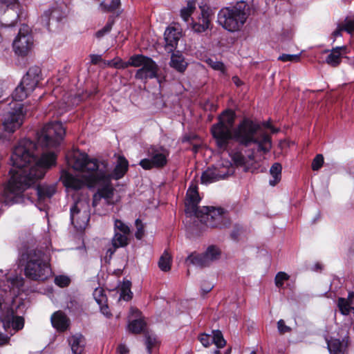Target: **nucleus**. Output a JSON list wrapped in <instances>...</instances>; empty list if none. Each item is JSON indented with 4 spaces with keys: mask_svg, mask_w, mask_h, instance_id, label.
<instances>
[{
    "mask_svg": "<svg viewBox=\"0 0 354 354\" xmlns=\"http://www.w3.org/2000/svg\"><path fill=\"white\" fill-rule=\"evenodd\" d=\"M234 112L232 110H226L219 115L217 123L232 129L234 122Z\"/></svg>",
    "mask_w": 354,
    "mask_h": 354,
    "instance_id": "nucleus-31",
    "label": "nucleus"
},
{
    "mask_svg": "<svg viewBox=\"0 0 354 354\" xmlns=\"http://www.w3.org/2000/svg\"><path fill=\"white\" fill-rule=\"evenodd\" d=\"M86 176V174H82V178H79L68 171H63L60 179L66 188L77 190L83 187L85 184L88 185L85 180Z\"/></svg>",
    "mask_w": 354,
    "mask_h": 354,
    "instance_id": "nucleus-18",
    "label": "nucleus"
},
{
    "mask_svg": "<svg viewBox=\"0 0 354 354\" xmlns=\"http://www.w3.org/2000/svg\"><path fill=\"white\" fill-rule=\"evenodd\" d=\"M130 313L132 317H135L136 318H138L141 314L138 309L133 307L130 309Z\"/></svg>",
    "mask_w": 354,
    "mask_h": 354,
    "instance_id": "nucleus-61",
    "label": "nucleus"
},
{
    "mask_svg": "<svg viewBox=\"0 0 354 354\" xmlns=\"http://www.w3.org/2000/svg\"><path fill=\"white\" fill-rule=\"evenodd\" d=\"M131 283L126 280L122 282L120 286V299L129 301L132 298V292L131 291Z\"/></svg>",
    "mask_w": 354,
    "mask_h": 354,
    "instance_id": "nucleus-35",
    "label": "nucleus"
},
{
    "mask_svg": "<svg viewBox=\"0 0 354 354\" xmlns=\"http://www.w3.org/2000/svg\"><path fill=\"white\" fill-rule=\"evenodd\" d=\"M247 156H245L241 151H232L230 156L234 163L237 167H242L245 171L248 170L255 162L254 151L252 149Z\"/></svg>",
    "mask_w": 354,
    "mask_h": 354,
    "instance_id": "nucleus-19",
    "label": "nucleus"
},
{
    "mask_svg": "<svg viewBox=\"0 0 354 354\" xmlns=\"http://www.w3.org/2000/svg\"><path fill=\"white\" fill-rule=\"evenodd\" d=\"M131 61L133 67H140L135 74L136 79L146 81L157 77L159 68L151 58L136 55V57Z\"/></svg>",
    "mask_w": 354,
    "mask_h": 354,
    "instance_id": "nucleus-11",
    "label": "nucleus"
},
{
    "mask_svg": "<svg viewBox=\"0 0 354 354\" xmlns=\"http://www.w3.org/2000/svg\"><path fill=\"white\" fill-rule=\"evenodd\" d=\"M212 342L218 347L223 348L225 346L226 342L223 338V336L221 331H214V335L212 337Z\"/></svg>",
    "mask_w": 354,
    "mask_h": 354,
    "instance_id": "nucleus-44",
    "label": "nucleus"
},
{
    "mask_svg": "<svg viewBox=\"0 0 354 354\" xmlns=\"http://www.w3.org/2000/svg\"><path fill=\"white\" fill-rule=\"evenodd\" d=\"M147 155L148 158L141 160L139 163L146 170L165 167L167 163L169 152L163 147L152 146L148 149Z\"/></svg>",
    "mask_w": 354,
    "mask_h": 354,
    "instance_id": "nucleus-12",
    "label": "nucleus"
},
{
    "mask_svg": "<svg viewBox=\"0 0 354 354\" xmlns=\"http://www.w3.org/2000/svg\"><path fill=\"white\" fill-rule=\"evenodd\" d=\"M279 60L286 62H299L300 61V54L297 55H288V54H283L278 58Z\"/></svg>",
    "mask_w": 354,
    "mask_h": 354,
    "instance_id": "nucleus-49",
    "label": "nucleus"
},
{
    "mask_svg": "<svg viewBox=\"0 0 354 354\" xmlns=\"http://www.w3.org/2000/svg\"><path fill=\"white\" fill-rule=\"evenodd\" d=\"M10 337L6 335L0 333V346L7 344L9 342Z\"/></svg>",
    "mask_w": 354,
    "mask_h": 354,
    "instance_id": "nucleus-59",
    "label": "nucleus"
},
{
    "mask_svg": "<svg viewBox=\"0 0 354 354\" xmlns=\"http://www.w3.org/2000/svg\"><path fill=\"white\" fill-rule=\"evenodd\" d=\"M51 323L53 326L59 332L66 331L70 326L69 318L61 310H58L52 315Z\"/></svg>",
    "mask_w": 354,
    "mask_h": 354,
    "instance_id": "nucleus-23",
    "label": "nucleus"
},
{
    "mask_svg": "<svg viewBox=\"0 0 354 354\" xmlns=\"http://www.w3.org/2000/svg\"><path fill=\"white\" fill-rule=\"evenodd\" d=\"M65 134V128L61 122H50L43 127L38 142L44 147L55 148L60 145Z\"/></svg>",
    "mask_w": 354,
    "mask_h": 354,
    "instance_id": "nucleus-7",
    "label": "nucleus"
},
{
    "mask_svg": "<svg viewBox=\"0 0 354 354\" xmlns=\"http://www.w3.org/2000/svg\"><path fill=\"white\" fill-rule=\"evenodd\" d=\"M145 326V322L142 319H136L129 324V330L133 333H141Z\"/></svg>",
    "mask_w": 354,
    "mask_h": 354,
    "instance_id": "nucleus-41",
    "label": "nucleus"
},
{
    "mask_svg": "<svg viewBox=\"0 0 354 354\" xmlns=\"http://www.w3.org/2000/svg\"><path fill=\"white\" fill-rule=\"evenodd\" d=\"M118 352L119 354H129V351L125 345L120 344L118 347Z\"/></svg>",
    "mask_w": 354,
    "mask_h": 354,
    "instance_id": "nucleus-60",
    "label": "nucleus"
},
{
    "mask_svg": "<svg viewBox=\"0 0 354 354\" xmlns=\"http://www.w3.org/2000/svg\"><path fill=\"white\" fill-rule=\"evenodd\" d=\"M93 297L100 306L102 313L108 317H111V314L107 305V297L104 294V289L101 287L96 288L93 292Z\"/></svg>",
    "mask_w": 354,
    "mask_h": 354,
    "instance_id": "nucleus-24",
    "label": "nucleus"
},
{
    "mask_svg": "<svg viewBox=\"0 0 354 354\" xmlns=\"http://www.w3.org/2000/svg\"><path fill=\"white\" fill-rule=\"evenodd\" d=\"M169 65L177 71L183 73L185 71L187 64L182 55L173 53Z\"/></svg>",
    "mask_w": 354,
    "mask_h": 354,
    "instance_id": "nucleus-30",
    "label": "nucleus"
},
{
    "mask_svg": "<svg viewBox=\"0 0 354 354\" xmlns=\"http://www.w3.org/2000/svg\"><path fill=\"white\" fill-rule=\"evenodd\" d=\"M344 30L351 33L354 31V21H348L342 26Z\"/></svg>",
    "mask_w": 354,
    "mask_h": 354,
    "instance_id": "nucleus-57",
    "label": "nucleus"
},
{
    "mask_svg": "<svg viewBox=\"0 0 354 354\" xmlns=\"http://www.w3.org/2000/svg\"><path fill=\"white\" fill-rule=\"evenodd\" d=\"M113 236L111 239V247L106 253L112 256L120 248L127 247L131 242V231L130 227L120 219H115L113 225Z\"/></svg>",
    "mask_w": 354,
    "mask_h": 354,
    "instance_id": "nucleus-10",
    "label": "nucleus"
},
{
    "mask_svg": "<svg viewBox=\"0 0 354 354\" xmlns=\"http://www.w3.org/2000/svg\"><path fill=\"white\" fill-rule=\"evenodd\" d=\"M171 257L170 254L165 250L158 261V267L162 271L167 272L171 269Z\"/></svg>",
    "mask_w": 354,
    "mask_h": 354,
    "instance_id": "nucleus-36",
    "label": "nucleus"
},
{
    "mask_svg": "<svg viewBox=\"0 0 354 354\" xmlns=\"http://www.w3.org/2000/svg\"><path fill=\"white\" fill-rule=\"evenodd\" d=\"M82 202H76L71 207V220L73 226L77 230L85 228L88 221L89 216L86 211H82L80 206Z\"/></svg>",
    "mask_w": 354,
    "mask_h": 354,
    "instance_id": "nucleus-16",
    "label": "nucleus"
},
{
    "mask_svg": "<svg viewBox=\"0 0 354 354\" xmlns=\"http://www.w3.org/2000/svg\"><path fill=\"white\" fill-rule=\"evenodd\" d=\"M156 343V339L155 337L150 335L149 334H146L145 335V344L147 345V348L149 354H151V348Z\"/></svg>",
    "mask_w": 354,
    "mask_h": 354,
    "instance_id": "nucleus-54",
    "label": "nucleus"
},
{
    "mask_svg": "<svg viewBox=\"0 0 354 354\" xmlns=\"http://www.w3.org/2000/svg\"><path fill=\"white\" fill-rule=\"evenodd\" d=\"M219 176L216 167H209L201 176V183L209 184L219 180Z\"/></svg>",
    "mask_w": 354,
    "mask_h": 354,
    "instance_id": "nucleus-32",
    "label": "nucleus"
},
{
    "mask_svg": "<svg viewBox=\"0 0 354 354\" xmlns=\"http://www.w3.org/2000/svg\"><path fill=\"white\" fill-rule=\"evenodd\" d=\"M135 225L136 227L135 236L137 239L140 240L145 235V225L140 219L138 218L135 221Z\"/></svg>",
    "mask_w": 354,
    "mask_h": 354,
    "instance_id": "nucleus-46",
    "label": "nucleus"
},
{
    "mask_svg": "<svg viewBox=\"0 0 354 354\" xmlns=\"http://www.w3.org/2000/svg\"><path fill=\"white\" fill-rule=\"evenodd\" d=\"M128 167V160L122 156H118L113 173L109 174L111 176V179L113 178L115 180H118L122 178L127 173Z\"/></svg>",
    "mask_w": 354,
    "mask_h": 354,
    "instance_id": "nucleus-25",
    "label": "nucleus"
},
{
    "mask_svg": "<svg viewBox=\"0 0 354 354\" xmlns=\"http://www.w3.org/2000/svg\"><path fill=\"white\" fill-rule=\"evenodd\" d=\"M346 53V46L334 48L331 50L330 54L326 57V62L328 64L333 67H335L340 64L342 55Z\"/></svg>",
    "mask_w": 354,
    "mask_h": 354,
    "instance_id": "nucleus-26",
    "label": "nucleus"
},
{
    "mask_svg": "<svg viewBox=\"0 0 354 354\" xmlns=\"http://www.w3.org/2000/svg\"><path fill=\"white\" fill-rule=\"evenodd\" d=\"M87 183L89 187L99 185L93 196L92 205L94 207H97L102 198L107 205H113L118 201L115 197V189L111 182L107 167L104 166V169H100L96 175L91 176L87 179Z\"/></svg>",
    "mask_w": 354,
    "mask_h": 354,
    "instance_id": "nucleus-4",
    "label": "nucleus"
},
{
    "mask_svg": "<svg viewBox=\"0 0 354 354\" xmlns=\"http://www.w3.org/2000/svg\"><path fill=\"white\" fill-rule=\"evenodd\" d=\"M211 133L215 140L217 147L221 151L227 149L230 141L234 139V129H230L221 124H214L211 128Z\"/></svg>",
    "mask_w": 354,
    "mask_h": 354,
    "instance_id": "nucleus-14",
    "label": "nucleus"
},
{
    "mask_svg": "<svg viewBox=\"0 0 354 354\" xmlns=\"http://www.w3.org/2000/svg\"><path fill=\"white\" fill-rule=\"evenodd\" d=\"M15 317V313L12 309H8L1 317V319L3 322V327L6 329L10 328V324Z\"/></svg>",
    "mask_w": 354,
    "mask_h": 354,
    "instance_id": "nucleus-43",
    "label": "nucleus"
},
{
    "mask_svg": "<svg viewBox=\"0 0 354 354\" xmlns=\"http://www.w3.org/2000/svg\"><path fill=\"white\" fill-rule=\"evenodd\" d=\"M36 190L38 198L40 200L45 198H50L55 193V187L54 186H38Z\"/></svg>",
    "mask_w": 354,
    "mask_h": 354,
    "instance_id": "nucleus-34",
    "label": "nucleus"
},
{
    "mask_svg": "<svg viewBox=\"0 0 354 354\" xmlns=\"http://www.w3.org/2000/svg\"><path fill=\"white\" fill-rule=\"evenodd\" d=\"M234 140L245 147L256 144L258 151L263 153H267L272 149L270 135L261 129V123L247 118L234 128Z\"/></svg>",
    "mask_w": 354,
    "mask_h": 354,
    "instance_id": "nucleus-2",
    "label": "nucleus"
},
{
    "mask_svg": "<svg viewBox=\"0 0 354 354\" xmlns=\"http://www.w3.org/2000/svg\"><path fill=\"white\" fill-rule=\"evenodd\" d=\"M247 3L239 1L232 7L222 8L218 14V22L230 32L239 30L248 18L246 12Z\"/></svg>",
    "mask_w": 354,
    "mask_h": 354,
    "instance_id": "nucleus-5",
    "label": "nucleus"
},
{
    "mask_svg": "<svg viewBox=\"0 0 354 354\" xmlns=\"http://www.w3.org/2000/svg\"><path fill=\"white\" fill-rule=\"evenodd\" d=\"M207 63L213 69L223 72L225 71V66L223 62L219 61H215L212 59H208Z\"/></svg>",
    "mask_w": 354,
    "mask_h": 354,
    "instance_id": "nucleus-52",
    "label": "nucleus"
},
{
    "mask_svg": "<svg viewBox=\"0 0 354 354\" xmlns=\"http://www.w3.org/2000/svg\"><path fill=\"white\" fill-rule=\"evenodd\" d=\"M204 254L207 257V259L209 260L208 262L210 264L212 262L219 258L221 251L217 247L210 245L207 248L205 252H204Z\"/></svg>",
    "mask_w": 354,
    "mask_h": 354,
    "instance_id": "nucleus-38",
    "label": "nucleus"
},
{
    "mask_svg": "<svg viewBox=\"0 0 354 354\" xmlns=\"http://www.w3.org/2000/svg\"><path fill=\"white\" fill-rule=\"evenodd\" d=\"M344 30V28L342 26L339 27L336 30L333 32L334 37H338L341 35V32Z\"/></svg>",
    "mask_w": 354,
    "mask_h": 354,
    "instance_id": "nucleus-64",
    "label": "nucleus"
},
{
    "mask_svg": "<svg viewBox=\"0 0 354 354\" xmlns=\"http://www.w3.org/2000/svg\"><path fill=\"white\" fill-rule=\"evenodd\" d=\"M4 117L3 126L4 130L8 133H13L23 124L25 118L30 115L34 107L28 108V105L24 104H15Z\"/></svg>",
    "mask_w": 354,
    "mask_h": 354,
    "instance_id": "nucleus-8",
    "label": "nucleus"
},
{
    "mask_svg": "<svg viewBox=\"0 0 354 354\" xmlns=\"http://www.w3.org/2000/svg\"><path fill=\"white\" fill-rule=\"evenodd\" d=\"M91 62L93 64H97L102 61V57L99 55H91Z\"/></svg>",
    "mask_w": 354,
    "mask_h": 354,
    "instance_id": "nucleus-58",
    "label": "nucleus"
},
{
    "mask_svg": "<svg viewBox=\"0 0 354 354\" xmlns=\"http://www.w3.org/2000/svg\"><path fill=\"white\" fill-rule=\"evenodd\" d=\"M201 10V17H198V21L192 24V29L194 32L200 33L205 32L210 23V12L206 6L200 7Z\"/></svg>",
    "mask_w": 354,
    "mask_h": 354,
    "instance_id": "nucleus-22",
    "label": "nucleus"
},
{
    "mask_svg": "<svg viewBox=\"0 0 354 354\" xmlns=\"http://www.w3.org/2000/svg\"><path fill=\"white\" fill-rule=\"evenodd\" d=\"M136 57V55L130 57L127 62H123L122 59H119L115 61L112 65L117 68H126L129 66H133L132 59H134ZM109 65H111V63H109Z\"/></svg>",
    "mask_w": 354,
    "mask_h": 354,
    "instance_id": "nucleus-45",
    "label": "nucleus"
},
{
    "mask_svg": "<svg viewBox=\"0 0 354 354\" xmlns=\"http://www.w3.org/2000/svg\"><path fill=\"white\" fill-rule=\"evenodd\" d=\"M196 8V3L191 0L187 1V6L180 10V16L185 21H187L191 15Z\"/></svg>",
    "mask_w": 354,
    "mask_h": 354,
    "instance_id": "nucleus-39",
    "label": "nucleus"
},
{
    "mask_svg": "<svg viewBox=\"0 0 354 354\" xmlns=\"http://www.w3.org/2000/svg\"><path fill=\"white\" fill-rule=\"evenodd\" d=\"M261 129H262L263 131H265V130L263 129V128H264V129H270V127H272V125L271 124V123H270V121L264 122H263L262 124H261Z\"/></svg>",
    "mask_w": 354,
    "mask_h": 354,
    "instance_id": "nucleus-62",
    "label": "nucleus"
},
{
    "mask_svg": "<svg viewBox=\"0 0 354 354\" xmlns=\"http://www.w3.org/2000/svg\"><path fill=\"white\" fill-rule=\"evenodd\" d=\"M33 37L27 25L23 24L13 41V49L19 56L27 55L33 48Z\"/></svg>",
    "mask_w": 354,
    "mask_h": 354,
    "instance_id": "nucleus-13",
    "label": "nucleus"
},
{
    "mask_svg": "<svg viewBox=\"0 0 354 354\" xmlns=\"http://www.w3.org/2000/svg\"><path fill=\"white\" fill-rule=\"evenodd\" d=\"M55 11L56 10L55 9L52 10H49L46 11L45 12V16H44L46 17V20L49 19L50 17H53V14Z\"/></svg>",
    "mask_w": 354,
    "mask_h": 354,
    "instance_id": "nucleus-63",
    "label": "nucleus"
},
{
    "mask_svg": "<svg viewBox=\"0 0 354 354\" xmlns=\"http://www.w3.org/2000/svg\"><path fill=\"white\" fill-rule=\"evenodd\" d=\"M24 325V319L21 317L15 316L13 319V322L10 324V327H12L15 330H19L23 328Z\"/></svg>",
    "mask_w": 354,
    "mask_h": 354,
    "instance_id": "nucleus-51",
    "label": "nucleus"
},
{
    "mask_svg": "<svg viewBox=\"0 0 354 354\" xmlns=\"http://www.w3.org/2000/svg\"><path fill=\"white\" fill-rule=\"evenodd\" d=\"M277 328L281 334H284L291 330V328L286 325L285 322L283 319L279 320L277 322Z\"/></svg>",
    "mask_w": 354,
    "mask_h": 354,
    "instance_id": "nucleus-55",
    "label": "nucleus"
},
{
    "mask_svg": "<svg viewBox=\"0 0 354 354\" xmlns=\"http://www.w3.org/2000/svg\"><path fill=\"white\" fill-rule=\"evenodd\" d=\"M324 164V156L322 154H317L312 162V169L313 171L319 170Z\"/></svg>",
    "mask_w": 354,
    "mask_h": 354,
    "instance_id": "nucleus-50",
    "label": "nucleus"
},
{
    "mask_svg": "<svg viewBox=\"0 0 354 354\" xmlns=\"http://www.w3.org/2000/svg\"><path fill=\"white\" fill-rule=\"evenodd\" d=\"M20 263L24 266V274L34 281H44L51 276L48 256L41 249H29L22 252Z\"/></svg>",
    "mask_w": 354,
    "mask_h": 354,
    "instance_id": "nucleus-3",
    "label": "nucleus"
},
{
    "mask_svg": "<svg viewBox=\"0 0 354 354\" xmlns=\"http://www.w3.org/2000/svg\"><path fill=\"white\" fill-rule=\"evenodd\" d=\"M41 80V70L37 66H32L29 68L26 75L24 76L20 84H21L31 93Z\"/></svg>",
    "mask_w": 354,
    "mask_h": 354,
    "instance_id": "nucleus-17",
    "label": "nucleus"
},
{
    "mask_svg": "<svg viewBox=\"0 0 354 354\" xmlns=\"http://www.w3.org/2000/svg\"><path fill=\"white\" fill-rule=\"evenodd\" d=\"M200 197L197 190V186L192 184L187 191L185 199V213L189 216H194L201 207L198 206Z\"/></svg>",
    "mask_w": 354,
    "mask_h": 354,
    "instance_id": "nucleus-15",
    "label": "nucleus"
},
{
    "mask_svg": "<svg viewBox=\"0 0 354 354\" xmlns=\"http://www.w3.org/2000/svg\"><path fill=\"white\" fill-rule=\"evenodd\" d=\"M55 283L60 287L68 286L70 283V279L66 276H58L55 279Z\"/></svg>",
    "mask_w": 354,
    "mask_h": 354,
    "instance_id": "nucleus-53",
    "label": "nucleus"
},
{
    "mask_svg": "<svg viewBox=\"0 0 354 354\" xmlns=\"http://www.w3.org/2000/svg\"><path fill=\"white\" fill-rule=\"evenodd\" d=\"M217 173L218 174L220 180L224 179L225 178L232 174L234 172L233 167L230 162H227L226 165H220L216 167Z\"/></svg>",
    "mask_w": 354,
    "mask_h": 354,
    "instance_id": "nucleus-37",
    "label": "nucleus"
},
{
    "mask_svg": "<svg viewBox=\"0 0 354 354\" xmlns=\"http://www.w3.org/2000/svg\"><path fill=\"white\" fill-rule=\"evenodd\" d=\"M113 25V21L109 20L104 26V27H103L102 29L99 30L95 32V37L98 39H100L102 37H104L105 35H106L111 30Z\"/></svg>",
    "mask_w": 354,
    "mask_h": 354,
    "instance_id": "nucleus-47",
    "label": "nucleus"
},
{
    "mask_svg": "<svg viewBox=\"0 0 354 354\" xmlns=\"http://www.w3.org/2000/svg\"><path fill=\"white\" fill-rule=\"evenodd\" d=\"M199 340L205 347L209 346L212 342V337L207 335H201L199 337Z\"/></svg>",
    "mask_w": 354,
    "mask_h": 354,
    "instance_id": "nucleus-56",
    "label": "nucleus"
},
{
    "mask_svg": "<svg viewBox=\"0 0 354 354\" xmlns=\"http://www.w3.org/2000/svg\"><path fill=\"white\" fill-rule=\"evenodd\" d=\"M348 344V337H345L342 340L336 338H331L327 340V346L330 354H345Z\"/></svg>",
    "mask_w": 354,
    "mask_h": 354,
    "instance_id": "nucleus-20",
    "label": "nucleus"
},
{
    "mask_svg": "<svg viewBox=\"0 0 354 354\" xmlns=\"http://www.w3.org/2000/svg\"><path fill=\"white\" fill-rule=\"evenodd\" d=\"M120 4V0H111L109 3H107V0H104L100 3V7L103 12H109L114 11L119 7Z\"/></svg>",
    "mask_w": 354,
    "mask_h": 354,
    "instance_id": "nucleus-42",
    "label": "nucleus"
},
{
    "mask_svg": "<svg viewBox=\"0 0 354 354\" xmlns=\"http://www.w3.org/2000/svg\"><path fill=\"white\" fill-rule=\"evenodd\" d=\"M337 306L342 315H348L352 310L354 313V292L348 294V299L339 297Z\"/></svg>",
    "mask_w": 354,
    "mask_h": 354,
    "instance_id": "nucleus-27",
    "label": "nucleus"
},
{
    "mask_svg": "<svg viewBox=\"0 0 354 354\" xmlns=\"http://www.w3.org/2000/svg\"><path fill=\"white\" fill-rule=\"evenodd\" d=\"M209 260L205 256L204 253L198 254L196 252L191 253L186 259V262L200 268H205L209 266Z\"/></svg>",
    "mask_w": 354,
    "mask_h": 354,
    "instance_id": "nucleus-29",
    "label": "nucleus"
},
{
    "mask_svg": "<svg viewBox=\"0 0 354 354\" xmlns=\"http://www.w3.org/2000/svg\"><path fill=\"white\" fill-rule=\"evenodd\" d=\"M165 49L168 52H173L176 48L181 33L176 28L169 27L165 32Z\"/></svg>",
    "mask_w": 354,
    "mask_h": 354,
    "instance_id": "nucleus-21",
    "label": "nucleus"
},
{
    "mask_svg": "<svg viewBox=\"0 0 354 354\" xmlns=\"http://www.w3.org/2000/svg\"><path fill=\"white\" fill-rule=\"evenodd\" d=\"M282 167L280 163H274L270 169V173L272 176V179L270 180L269 183L272 186L276 185L280 180L281 176Z\"/></svg>",
    "mask_w": 354,
    "mask_h": 354,
    "instance_id": "nucleus-33",
    "label": "nucleus"
},
{
    "mask_svg": "<svg viewBox=\"0 0 354 354\" xmlns=\"http://www.w3.org/2000/svg\"><path fill=\"white\" fill-rule=\"evenodd\" d=\"M289 279V276L283 272H279L277 274L274 281L275 285L278 288H281L283 286L284 281Z\"/></svg>",
    "mask_w": 354,
    "mask_h": 354,
    "instance_id": "nucleus-48",
    "label": "nucleus"
},
{
    "mask_svg": "<svg viewBox=\"0 0 354 354\" xmlns=\"http://www.w3.org/2000/svg\"><path fill=\"white\" fill-rule=\"evenodd\" d=\"M35 149L36 144L29 139L20 140L13 148L10 157L11 176L2 195L5 204L10 205L21 201L23 192L43 178L46 169L55 165L57 158L54 152L44 153L36 161Z\"/></svg>",
    "mask_w": 354,
    "mask_h": 354,
    "instance_id": "nucleus-1",
    "label": "nucleus"
},
{
    "mask_svg": "<svg viewBox=\"0 0 354 354\" xmlns=\"http://www.w3.org/2000/svg\"><path fill=\"white\" fill-rule=\"evenodd\" d=\"M195 216L201 223L212 228L226 226L229 223L227 212L221 207L204 206Z\"/></svg>",
    "mask_w": 354,
    "mask_h": 354,
    "instance_id": "nucleus-6",
    "label": "nucleus"
},
{
    "mask_svg": "<svg viewBox=\"0 0 354 354\" xmlns=\"http://www.w3.org/2000/svg\"><path fill=\"white\" fill-rule=\"evenodd\" d=\"M68 342L73 354H81L84 351L85 339L82 334L71 335L68 337Z\"/></svg>",
    "mask_w": 354,
    "mask_h": 354,
    "instance_id": "nucleus-28",
    "label": "nucleus"
},
{
    "mask_svg": "<svg viewBox=\"0 0 354 354\" xmlns=\"http://www.w3.org/2000/svg\"><path fill=\"white\" fill-rule=\"evenodd\" d=\"M72 166L75 170L81 171L83 174H86L85 180L92 175H96L100 169H104L107 167V162L103 161L98 162L95 159H89L84 153L76 152L73 155Z\"/></svg>",
    "mask_w": 354,
    "mask_h": 354,
    "instance_id": "nucleus-9",
    "label": "nucleus"
},
{
    "mask_svg": "<svg viewBox=\"0 0 354 354\" xmlns=\"http://www.w3.org/2000/svg\"><path fill=\"white\" fill-rule=\"evenodd\" d=\"M30 93L21 84H19L12 93V98L15 101H23Z\"/></svg>",
    "mask_w": 354,
    "mask_h": 354,
    "instance_id": "nucleus-40",
    "label": "nucleus"
}]
</instances>
